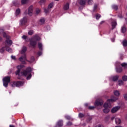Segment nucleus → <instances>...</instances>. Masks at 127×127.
<instances>
[{"label":"nucleus","mask_w":127,"mask_h":127,"mask_svg":"<svg viewBox=\"0 0 127 127\" xmlns=\"http://www.w3.org/2000/svg\"><path fill=\"white\" fill-rule=\"evenodd\" d=\"M22 68H24V65H20L17 66L18 70L16 71V75H18V76H24L25 77H27V80H30L32 77L31 68L28 67L23 72H20V70Z\"/></svg>","instance_id":"f257e3e1"},{"label":"nucleus","mask_w":127,"mask_h":127,"mask_svg":"<svg viewBox=\"0 0 127 127\" xmlns=\"http://www.w3.org/2000/svg\"><path fill=\"white\" fill-rule=\"evenodd\" d=\"M117 100H118V98L114 96H111V98L110 99L107 100V103H105L103 105L104 108L103 110L104 113L108 114V113L110 112V108L112 107L111 104H112V103H114V102H116Z\"/></svg>","instance_id":"f03ea898"},{"label":"nucleus","mask_w":127,"mask_h":127,"mask_svg":"<svg viewBox=\"0 0 127 127\" xmlns=\"http://www.w3.org/2000/svg\"><path fill=\"white\" fill-rule=\"evenodd\" d=\"M40 40V37L38 35H35L33 38H31L30 41V44L31 46L34 48L36 46V41H39Z\"/></svg>","instance_id":"7ed1b4c3"},{"label":"nucleus","mask_w":127,"mask_h":127,"mask_svg":"<svg viewBox=\"0 0 127 127\" xmlns=\"http://www.w3.org/2000/svg\"><path fill=\"white\" fill-rule=\"evenodd\" d=\"M11 86L12 88H14V87H22L23 85H24V82L23 81H13L12 82H11Z\"/></svg>","instance_id":"20e7f679"},{"label":"nucleus","mask_w":127,"mask_h":127,"mask_svg":"<svg viewBox=\"0 0 127 127\" xmlns=\"http://www.w3.org/2000/svg\"><path fill=\"white\" fill-rule=\"evenodd\" d=\"M10 77H9V76L5 77L3 79V86L5 88H7V87L8 86V83H10Z\"/></svg>","instance_id":"39448f33"},{"label":"nucleus","mask_w":127,"mask_h":127,"mask_svg":"<svg viewBox=\"0 0 127 127\" xmlns=\"http://www.w3.org/2000/svg\"><path fill=\"white\" fill-rule=\"evenodd\" d=\"M19 60L21 62L22 64H26V61H28V60L26 58V55L24 54L21 56L19 58Z\"/></svg>","instance_id":"423d86ee"},{"label":"nucleus","mask_w":127,"mask_h":127,"mask_svg":"<svg viewBox=\"0 0 127 127\" xmlns=\"http://www.w3.org/2000/svg\"><path fill=\"white\" fill-rule=\"evenodd\" d=\"M2 34H3V37H5L7 39H9V38H10V36L7 35L3 29L0 30V35H1Z\"/></svg>","instance_id":"0eeeda50"},{"label":"nucleus","mask_w":127,"mask_h":127,"mask_svg":"<svg viewBox=\"0 0 127 127\" xmlns=\"http://www.w3.org/2000/svg\"><path fill=\"white\" fill-rule=\"evenodd\" d=\"M119 66H120V63L119 62H117L115 64V66H116V71L117 72V73H121V72H122V71H123V70L122 69V68L120 67V68H118V67H119Z\"/></svg>","instance_id":"6e6552de"},{"label":"nucleus","mask_w":127,"mask_h":127,"mask_svg":"<svg viewBox=\"0 0 127 127\" xmlns=\"http://www.w3.org/2000/svg\"><path fill=\"white\" fill-rule=\"evenodd\" d=\"M103 104H104L103 100L101 99H98L95 101L94 105L96 107H97V106H102Z\"/></svg>","instance_id":"1a4fd4ad"},{"label":"nucleus","mask_w":127,"mask_h":127,"mask_svg":"<svg viewBox=\"0 0 127 127\" xmlns=\"http://www.w3.org/2000/svg\"><path fill=\"white\" fill-rule=\"evenodd\" d=\"M26 22H27V17H24L23 19L20 21V25H24Z\"/></svg>","instance_id":"9d476101"},{"label":"nucleus","mask_w":127,"mask_h":127,"mask_svg":"<svg viewBox=\"0 0 127 127\" xmlns=\"http://www.w3.org/2000/svg\"><path fill=\"white\" fill-rule=\"evenodd\" d=\"M32 12H33V8L32 6H30L28 9V14L30 16H31L32 15Z\"/></svg>","instance_id":"9b49d317"},{"label":"nucleus","mask_w":127,"mask_h":127,"mask_svg":"<svg viewBox=\"0 0 127 127\" xmlns=\"http://www.w3.org/2000/svg\"><path fill=\"white\" fill-rule=\"evenodd\" d=\"M120 109V106H116L111 109V113H116Z\"/></svg>","instance_id":"f8f14e48"},{"label":"nucleus","mask_w":127,"mask_h":127,"mask_svg":"<svg viewBox=\"0 0 127 127\" xmlns=\"http://www.w3.org/2000/svg\"><path fill=\"white\" fill-rule=\"evenodd\" d=\"M110 79L111 80H112L113 82H117V81H118V79H119V76L116 75L115 76H111Z\"/></svg>","instance_id":"ddd939ff"},{"label":"nucleus","mask_w":127,"mask_h":127,"mask_svg":"<svg viewBox=\"0 0 127 127\" xmlns=\"http://www.w3.org/2000/svg\"><path fill=\"white\" fill-rule=\"evenodd\" d=\"M115 122L117 125H120L121 123V119L119 118H115Z\"/></svg>","instance_id":"4468645a"},{"label":"nucleus","mask_w":127,"mask_h":127,"mask_svg":"<svg viewBox=\"0 0 127 127\" xmlns=\"http://www.w3.org/2000/svg\"><path fill=\"white\" fill-rule=\"evenodd\" d=\"M57 125L58 127H62L63 126V122H62V120H60L57 123Z\"/></svg>","instance_id":"2eb2a0df"},{"label":"nucleus","mask_w":127,"mask_h":127,"mask_svg":"<svg viewBox=\"0 0 127 127\" xmlns=\"http://www.w3.org/2000/svg\"><path fill=\"white\" fill-rule=\"evenodd\" d=\"M86 0H80L79 2L80 5H85L86 4Z\"/></svg>","instance_id":"dca6fc26"},{"label":"nucleus","mask_w":127,"mask_h":127,"mask_svg":"<svg viewBox=\"0 0 127 127\" xmlns=\"http://www.w3.org/2000/svg\"><path fill=\"white\" fill-rule=\"evenodd\" d=\"M114 94L115 96H116V97H119V96H120V91L118 90H115L114 91Z\"/></svg>","instance_id":"f3484780"},{"label":"nucleus","mask_w":127,"mask_h":127,"mask_svg":"<svg viewBox=\"0 0 127 127\" xmlns=\"http://www.w3.org/2000/svg\"><path fill=\"white\" fill-rule=\"evenodd\" d=\"M26 50H27V48L26 47H23L22 51H21V54H24V53H25V52H26Z\"/></svg>","instance_id":"a211bd4d"},{"label":"nucleus","mask_w":127,"mask_h":127,"mask_svg":"<svg viewBox=\"0 0 127 127\" xmlns=\"http://www.w3.org/2000/svg\"><path fill=\"white\" fill-rule=\"evenodd\" d=\"M118 84L119 86H124V81L122 80H119L118 81Z\"/></svg>","instance_id":"6ab92c4d"},{"label":"nucleus","mask_w":127,"mask_h":127,"mask_svg":"<svg viewBox=\"0 0 127 127\" xmlns=\"http://www.w3.org/2000/svg\"><path fill=\"white\" fill-rule=\"evenodd\" d=\"M117 25V22L116 21H114L112 22V29H114L115 27H116V26Z\"/></svg>","instance_id":"aec40b11"},{"label":"nucleus","mask_w":127,"mask_h":127,"mask_svg":"<svg viewBox=\"0 0 127 127\" xmlns=\"http://www.w3.org/2000/svg\"><path fill=\"white\" fill-rule=\"evenodd\" d=\"M121 65L122 66V67H123V68H124V69H127V64L126 63H122L121 64Z\"/></svg>","instance_id":"412c9836"},{"label":"nucleus","mask_w":127,"mask_h":127,"mask_svg":"<svg viewBox=\"0 0 127 127\" xmlns=\"http://www.w3.org/2000/svg\"><path fill=\"white\" fill-rule=\"evenodd\" d=\"M6 42L9 45V46H10V45L12 44V41L10 40L7 39L6 40Z\"/></svg>","instance_id":"4be33fe9"},{"label":"nucleus","mask_w":127,"mask_h":127,"mask_svg":"<svg viewBox=\"0 0 127 127\" xmlns=\"http://www.w3.org/2000/svg\"><path fill=\"white\" fill-rule=\"evenodd\" d=\"M13 4L15 6H18V5H19V2H18V1L17 0H15L13 1Z\"/></svg>","instance_id":"5701e85b"},{"label":"nucleus","mask_w":127,"mask_h":127,"mask_svg":"<svg viewBox=\"0 0 127 127\" xmlns=\"http://www.w3.org/2000/svg\"><path fill=\"white\" fill-rule=\"evenodd\" d=\"M126 31H127V29L126 28V27L122 26L121 28V32H122V33H125Z\"/></svg>","instance_id":"b1692460"},{"label":"nucleus","mask_w":127,"mask_h":127,"mask_svg":"<svg viewBox=\"0 0 127 127\" xmlns=\"http://www.w3.org/2000/svg\"><path fill=\"white\" fill-rule=\"evenodd\" d=\"M34 60H35V59H34V57L32 56L31 57L30 60H28V62H29L30 63H32V62H34Z\"/></svg>","instance_id":"393cba45"},{"label":"nucleus","mask_w":127,"mask_h":127,"mask_svg":"<svg viewBox=\"0 0 127 127\" xmlns=\"http://www.w3.org/2000/svg\"><path fill=\"white\" fill-rule=\"evenodd\" d=\"M122 44L124 47L127 46V41L126 40H124L122 42Z\"/></svg>","instance_id":"a878e982"},{"label":"nucleus","mask_w":127,"mask_h":127,"mask_svg":"<svg viewBox=\"0 0 127 127\" xmlns=\"http://www.w3.org/2000/svg\"><path fill=\"white\" fill-rule=\"evenodd\" d=\"M64 10H68L69 9V3H66L64 6Z\"/></svg>","instance_id":"bb28decb"},{"label":"nucleus","mask_w":127,"mask_h":127,"mask_svg":"<svg viewBox=\"0 0 127 127\" xmlns=\"http://www.w3.org/2000/svg\"><path fill=\"white\" fill-rule=\"evenodd\" d=\"M122 79L123 82H127V75H124V76H122Z\"/></svg>","instance_id":"cd10ccee"},{"label":"nucleus","mask_w":127,"mask_h":127,"mask_svg":"<svg viewBox=\"0 0 127 127\" xmlns=\"http://www.w3.org/2000/svg\"><path fill=\"white\" fill-rule=\"evenodd\" d=\"M19 14H20V9H17L16 10V16H18Z\"/></svg>","instance_id":"c85d7f7f"},{"label":"nucleus","mask_w":127,"mask_h":127,"mask_svg":"<svg viewBox=\"0 0 127 127\" xmlns=\"http://www.w3.org/2000/svg\"><path fill=\"white\" fill-rule=\"evenodd\" d=\"M38 46L40 50H42V43H38Z\"/></svg>","instance_id":"c756f323"},{"label":"nucleus","mask_w":127,"mask_h":127,"mask_svg":"<svg viewBox=\"0 0 127 127\" xmlns=\"http://www.w3.org/2000/svg\"><path fill=\"white\" fill-rule=\"evenodd\" d=\"M6 50L7 51H8V52H12V49H11L9 47H7L6 46L5 47Z\"/></svg>","instance_id":"7c9ffc66"},{"label":"nucleus","mask_w":127,"mask_h":127,"mask_svg":"<svg viewBox=\"0 0 127 127\" xmlns=\"http://www.w3.org/2000/svg\"><path fill=\"white\" fill-rule=\"evenodd\" d=\"M44 22H45V19H44V18L40 19V24H43V23H44Z\"/></svg>","instance_id":"2f4dec72"},{"label":"nucleus","mask_w":127,"mask_h":127,"mask_svg":"<svg viewBox=\"0 0 127 127\" xmlns=\"http://www.w3.org/2000/svg\"><path fill=\"white\" fill-rule=\"evenodd\" d=\"M46 1L45 0H41L40 1L39 3H40V4H41V5H42L43 4H44V3H45Z\"/></svg>","instance_id":"473e14b6"},{"label":"nucleus","mask_w":127,"mask_h":127,"mask_svg":"<svg viewBox=\"0 0 127 127\" xmlns=\"http://www.w3.org/2000/svg\"><path fill=\"white\" fill-rule=\"evenodd\" d=\"M28 0H22L21 2L22 4H25V3H27Z\"/></svg>","instance_id":"72a5a7b5"},{"label":"nucleus","mask_w":127,"mask_h":127,"mask_svg":"<svg viewBox=\"0 0 127 127\" xmlns=\"http://www.w3.org/2000/svg\"><path fill=\"white\" fill-rule=\"evenodd\" d=\"M95 17L96 19H99L100 18H101V15L99 14H96L95 15Z\"/></svg>","instance_id":"f704fd0d"},{"label":"nucleus","mask_w":127,"mask_h":127,"mask_svg":"<svg viewBox=\"0 0 127 127\" xmlns=\"http://www.w3.org/2000/svg\"><path fill=\"white\" fill-rule=\"evenodd\" d=\"M33 34V30H32L29 31L28 32V35H32Z\"/></svg>","instance_id":"c9c22d12"},{"label":"nucleus","mask_w":127,"mask_h":127,"mask_svg":"<svg viewBox=\"0 0 127 127\" xmlns=\"http://www.w3.org/2000/svg\"><path fill=\"white\" fill-rule=\"evenodd\" d=\"M112 7L113 9H115V10H117V9H118V6L116 5H112Z\"/></svg>","instance_id":"e433bc0d"},{"label":"nucleus","mask_w":127,"mask_h":127,"mask_svg":"<svg viewBox=\"0 0 127 127\" xmlns=\"http://www.w3.org/2000/svg\"><path fill=\"white\" fill-rule=\"evenodd\" d=\"M53 6V3H51L49 6H48V8L50 9V8H52V7Z\"/></svg>","instance_id":"4c0bfd02"},{"label":"nucleus","mask_w":127,"mask_h":127,"mask_svg":"<svg viewBox=\"0 0 127 127\" xmlns=\"http://www.w3.org/2000/svg\"><path fill=\"white\" fill-rule=\"evenodd\" d=\"M88 3L89 5L93 4V0H88Z\"/></svg>","instance_id":"58836bf2"},{"label":"nucleus","mask_w":127,"mask_h":127,"mask_svg":"<svg viewBox=\"0 0 127 127\" xmlns=\"http://www.w3.org/2000/svg\"><path fill=\"white\" fill-rule=\"evenodd\" d=\"M97 7H98V5H97V4H95L94 8H93V11H95L96 9H97Z\"/></svg>","instance_id":"ea45409f"},{"label":"nucleus","mask_w":127,"mask_h":127,"mask_svg":"<svg viewBox=\"0 0 127 127\" xmlns=\"http://www.w3.org/2000/svg\"><path fill=\"white\" fill-rule=\"evenodd\" d=\"M49 11V8H48V9H44V12H45V13H48Z\"/></svg>","instance_id":"a19ab883"},{"label":"nucleus","mask_w":127,"mask_h":127,"mask_svg":"<svg viewBox=\"0 0 127 127\" xmlns=\"http://www.w3.org/2000/svg\"><path fill=\"white\" fill-rule=\"evenodd\" d=\"M123 96H124V98L125 100L127 101V94H124Z\"/></svg>","instance_id":"79ce46f5"},{"label":"nucleus","mask_w":127,"mask_h":127,"mask_svg":"<svg viewBox=\"0 0 127 127\" xmlns=\"http://www.w3.org/2000/svg\"><path fill=\"white\" fill-rule=\"evenodd\" d=\"M0 52H1V53H3V52H4V48H2L0 50Z\"/></svg>","instance_id":"37998d69"},{"label":"nucleus","mask_w":127,"mask_h":127,"mask_svg":"<svg viewBox=\"0 0 127 127\" xmlns=\"http://www.w3.org/2000/svg\"><path fill=\"white\" fill-rule=\"evenodd\" d=\"M88 109L89 110H94V109H95V106H89Z\"/></svg>","instance_id":"c03bdc74"},{"label":"nucleus","mask_w":127,"mask_h":127,"mask_svg":"<svg viewBox=\"0 0 127 127\" xmlns=\"http://www.w3.org/2000/svg\"><path fill=\"white\" fill-rule=\"evenodd\" d=\"M79 118H83V117H84V114L83 113H79Z\"/></svg>","instance_id":"a18cd8bd"},{"label":"nucleus","mask_w":127,"mask_h":127,"mask_svg":"<svg viewBox=\"0 0 127 127\" xmlns=\"http://www.w3.org/2000/svg\"><path fill=\"white\" fill-rule=\"evenodd\" d=\"M65 117L66 119H67V120H70L71 119V117L68 115H66Z\"/></svg>","instance_id":"49530a36"},{"label":"nucleus","mask_w":127,"mask_h":127,"mask_svg":"<svg viewBox=\"0 0 127 127\" xmlns=\"http://www.w3.org/2000/svg\"><path fill=\"white\" fill-rule=\"evenodd\" d=\"M95 127H104V126H103V125H102V124H98Z\"/></svg>","instance_id":"de8ad7c7"},{"label":"nucleus","mask_w":127,"mask_h":127,"mask_svg":"<svg viewBox=\"0 0 127 127\" xmlns=\"http://www.w3.org/2000/svg\"><path fill=\"white\" fill-rule=\"evenodd\" d=\"M40 12V10L39 9H37L36 11V14H38Z\"/></svg>","instance_id":"09e8293b"},{"label":"nucleus","mask_w":127,"mask_h":127,"mask_svg":"<svg viewBox=\"0 0 127 127\" xmlns=\"http://www.w3.org/2000/svg\"><path fill=\"white\" fill-rule=\"evenodd\" d=\"M11 59L13 60H16V58L14 56H11Z\"/></svg>","instance_id":"8fccbe9b"},{"label":"nucleus","mask_w":127,"mask_h":127,"mask_svg":"<svg viewBox=\"0 0 127 127\" xmlns=\"http://www.w3.org/2000/svg\"><path fill=\"white\" fill-rule=\"evenodd\" d=\"M22 38L23 39H26V38H27V36H26V35H23L22 37Z\"/></svg>","instance_id":"3c124183"},{"label":"nucleus","mask_w":127,"mask_h":127,"mask_svg":"<svg viewBox=\"0 0 127 127\" xmlns=\"http://www.w3.org/2000/svg\"><path fill=\"white\" fill-rule=\"evenodd\" d=\"M91 120H92V117L89 116L88 117V119H87V122H90V121H91Z\"/></svg>","instance_id":"603ef678"},{"label":"nucleus","mask_w":127,"mask_h":127,"mask_svg":"<svg viewBox=\"0 0 127 127\" xmlns=\"http://www.w3.org/2000/svg\"><path fill=\"white\" fill-rule=\"evenodd\" d=\"M67 126H71L72 125V122H68L67 124Z\"/></svg>","instance_id":"864d4df0"},{"label":"nucleus","mask_w":127,"mask_h":127,"mask_svg":"<svg viewBox=\"0 0 127 127\" xmlns=\"http://www.w3.org/2000/svg\"><path fill=\"white\" fill-rule=\"evenodd\" d=\"M42 54V52H38V55H39V56H40V55H41Z\"/></svg>","instance_id":"5fc2aeb1"},{"label":"nucleus","mask_w":127,"mask_h":127,"mask_svg":"<svg viewBox=\"0 0 127 127\" xmlns=\"http://www.w3.org/2000/svg\"><path fill=\"white\" fill-rule=\"evenodd\" d=\"M105 23V21H102L100 22V24H103V23Z\"/></svg>","instance_id":"6e6d98bb"},{"label":"nucleus","mask_w":127,"mask_h":127,"mask_svg":"<svg viewBox=\"0 0 127 127\" xmlns=\"http://www.w3.org/2000/svg\"><path fill=\"white\" fill-rule=\"evenodd\" d=\"M85 107H88V106H89V104H88V103H85Z\"/></svg>","instance_id":"4d7b16f0"},{"label":"nucleus","mask_w":127,"mask_h":127,"mask_svg":"<svg viewBox=\"0 0 127 127\" xmlns=\"http://www.w3.org/2000/svg\"><path fill=\"white\" fill-rule=\"evenodd\" d=\"M111 41H112V42H114V41H115V39H111Z\"/></svg>","instance_id":"13d9d810"},{"label":"nucleus","mask_w":127,"mask_h":127,"mask_svg":"<svg viewBox=\"0 0 127 127\" xmlns=\"http://www.w3.org/2000/svg\"><path fill=\"white\" fill-rule=\"evenodd\" d=\"M115 119V117L113 116L112 118H111V120H113Z\"/></svg>","instance_id":"bf43d9fd"},{"label":"nucleus","mask_w":127,"mask_h":127,"mask_svg":"<svg viewBox=\"0 0 127 127\" xmlns=\"http://www.w3.org/2000/svg\"><path fill=\"white\" fill-rule=\"evenodd\" d=\"M9 127H15L13 125H10L9 126Z\"/></svg>","instance_id":"052dcab7"},{"label":"nucleus","mask_w":127,"mask_h":127,"mask_svg":"<svg viewBox=\"0 0 127 127\" xmlns=\"http://www.w3.org/2000/svg\"><path fill=\"white\" fill-rule=\"evenodd\" d=\"M115 127H122L121 126H115Z\"/></svg>","instance_id":"680f3d73"},{"label":"nucleus","mask_w":127,"mask_h":127,"mask_svg":"<svg viewBox=\"0 0 127 127\" xmlns=\"http://www.w3.org/2000/svg\"><path fill=\"white\" fill-rule=\"evenodd\" d=\"M2 38L1 37H0V40H2Z\"/></svg>","instance_id":"e2e57ef3"},{"label":"nucleus","mask_w":127,"mask_h":127,"mask_svg":"<svg viewBox=\"0 0 127 127\" xmlns=\"http://www.w3.org/2000/svg\"><path fill=\"white\" fill-rule=\"evenodd\" d=\"M55 0V1H58V0Z\"/></svg>","instance_id":"0e129e2a"},{"label":"nucleus","mask_w":127,"mask_h":127,"mask_svg":"<svg viewBox=\"0 0 127 127\" xmlns=\"http://www.w3.org/2000/svg\"><path fill=\"white\" fill-rule=\"evenodd\" d=\"M25 14H27V13L25 12Z\"/></svg>","instance_id":"69168bd1"},{"label":"nucleus","mask_w":127,"mask_h":127,"mask_svg":"<svg viewBox=\"0 0 127 127\" xmlns=\"http://www.w3.org/2000/svg\"><path fill=\"white\" fill-rule=\"evenodd\" d=\"M126 119H127V116L126 117Z\"/></svg>","instance_id":"338daca9"},{"label":"nucleus","mask_w":127,"mask_h":127,"mask_svg":"<svg viewBox=\"0 0 127 127\" xmlns=\"http://www.w3.org/2000/svg\"><path fill=\"white\" fill-rule=\"evenodd\" d=\"M11 92L10 91V92H9V93L11 94Z\"/></svg>","instance_id":"774afa93"}]
</instances>
